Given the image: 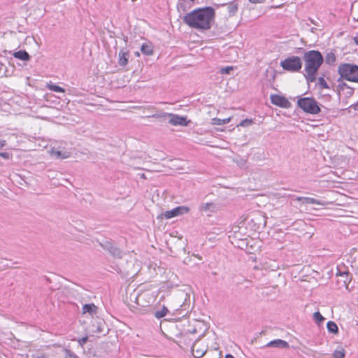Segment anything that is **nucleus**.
Returning a JSON list of instances; mask_svg holds the SVG:
<instances>
[{"label": "nucleus", "mask_w": 358, "mask_h": 358, "mask_svg": "<svg viewBox=\"0 0 358 358\" xmlns=\"http://www.w3.org/2000/svg\"><path fill=\"white\" fill-rule=\"evenodd\" d=\"M214 16V9L211 7H205L187 13L184 16L183 21L192 28L207 30L210 28Z\"/></svg>", "instance_id": "f257e3e1"}, {"label": "nucleus", "mask_w": 358, "mask_h": 358, "mask_svg": "<svg viewBox=\"0 0 358 358\" xmlns=\"http://www.w3.org/2000/svg\"><path fill=\"white\" fill-rule=\"evenodd\" d=\"M306 77L308 81L316 80L315 73L324 62V57L317 50H309L304 53Z\"/></svg>", "instance_id": "f03ea898"}, {"label": "nucleus", "mask_w": 358, "mask_h": 358, "mask_svg": "<svg viewBox=\"0 0 358 358\" xmlns=\"http://www.w3.org/2000/svg\"><path fill=\"white\" fill-rule=\"evenodd\" d=\"M191 295L187 292H180L176 296V304L173 306L175 314L184 317L192 310Z\"/></svg>", "instance_id": "7ed1b4c3"}, {"label": "nucleus", "mask_w": 358, "mask_h": 358, "mask_svg": "<svg viewBox=\"0 0 358 358\" xmlns=\"http://www.w3.org/2000/svg\"><path fill=\"white\" fill-rule=\"evenodd\" d=\"M129 299L134 301L140 307H149L155 301V295L150 291H142L141 292H136L134 291L130 294Z\"/></svg>", "instance_id": "20e7f679"}, {"label": "nucleus", "mask_w": 358, "mask_h": 358, "mask_svg": "<svg viewBox=\"0 0 358 358\" xmlns=\"http://www.w3.org/2000/svg\"><path fill=\"white\" fill-rule=\"evenodd\" d=\"M338 72L342 78L358 83V66L348 63L341 64Z\"/></svg>", "instance_id": "39448f33"}, {"label": "nucleus", "mask_w": 358, "mask_h": 358, "mask_svg": "<svg viewBox=\"0 0 358 358\" xmlns=\"http://www.w3.org/2000/svg\"><path fill=\"white\" fill-rule=\"evenodd\" d=\"M298 106L306 113L318 114L320 112L317 102L313 98H301L297 101Z\"/></svg>", "instance_id": "423d86ee"}, {"label": "nucleus", "mask_w": 358, "mask_h": 358, "mask_svg": "<svg viewBox=\"0 0 358 358\" xmlns=\"http://www.w3.org/2000/svg\"><path fill=\"white\" fill-rule=\"evenodd\" d=\"M280 65L287 71L297 72L302 67V62L300 57L297 56H291L282 60Z\"/></svg>", "instance_id": "0eeeda50"}, {"label": "nucleus", "mask_w": 358, "mask_h": 358, "mask_svg": "<svg viewBox=\"0 0 358 358\" xmlns=\"http://www.w3.org/2000/svg\"><path fill=\"white\" fill-rule=\"evenodd\" d=\"M248 221V224L251 226V229L254 231L259 230L266 226V218L261 214H256L250 220L245 219Z\"/></svg>", "instance_id": "6e6552de"}, {"label": "nucleus", "mask_w": 358, "mask_h": 358, "mask_svg": "<svg viewBox=\"0 0 358 358\" xmlns=\"http://www.w3.org/2000/svg\"><path fill=\"white\" fill-rule=\"evenodd\" d=\"M239 227L238 226H234L232 228L233 234L229 236L231 239V243L234 246H248L250 241L247 238H239V234H236Z\"/></svg>", "instance_id": "1a4fd4ad"}, {"label": "nucleus", "mask_w": 358, "mask_h": 358, "mask_svg": "<svg viewBox=\"0 0 358 358\" xmlns=\"http://www.w3.org/2000/svg\"><path fill=\"white\" fill-rule=\"evenodd\" d=\"M189 208L187 206H180L162 213L160 216L166 219H171L174 217L187 214L189 212Z\"/></svg>", "instance_id": "9d476101"}, {"label": "nucleus", "mask_w": 358, "mask_h": 358, "mask_svg": "<svg viewBox=\"0 0 358 358\" xmlns=\"http://www.w3.org/2000/svg\"><path fill=\"white\" fill-rule=\"evenodd\" d=\"M199 210L208 216H210L212 213L219 210V207L217 204L213 202L201 203L199 206Z\"/></svg>", "instance_id": "9b49d317"}, {"label": "nucleus", "mask_w": 358, "mask_h": 358, "mask_svg": "<svg viewBox=\"0 0 358 358\" xmlns=\"http://www.w3.org/2000/svg\"><path fill=\"white\" fill-rule=\"evenodd\" d=\"M164 116L169 117V123L173 126H187L189 122V121L186 120V117L180 116L178 115L166 113Z\"/></svg>", "instance_id": "f8f14e48"}, {"label": "nucleus", "mask_w": 358, "mask_h": 358, "mask_svg": "<svg viewBox=\"0 0 358 358\" xmlns=\"http://www.w3.org/2000/svg\"><path fill=\"white\" fill-rule=\"evenodd\" d=\"M130 55L129 51L126 48H122L118 53V64L121 66H126L128 64Z\"/></svg>", "instance_id": "ddd939ff"}, {"label": "nucleus", "mask_w": 358, "mask_h": 358, "mask_svg": "<svg viewBox=\"0 0 358 358\" xmlns=\"http://www.w3.org/2000/svg\"><path fill=\"white\" fill-rule=\"evenodd\" d=\"M296 200L299 201H302L303 203L317 204L322 206H327L330 203L329 202H327L324 201H319L310 197L298 196L296 198Z\"/></svg>", "instance_id": "4468645a"}, {"label": "nucleus", "mask_w": 358, "mask_h": 358, "mask_svg": "<svg viewBox=\"0 0 358 358\" xmlns=\"http://www.w3.org/2000/svg\"><path fill=\"white\" fill-rule=\"evenodd\" d=\"M264 347L277 348H289V343L282 339H275L268 342Z\"/></svg>", "instance_id": "2eb2a0df"}, {"label": "nucleus", "mask_w": 358, "mask_h": 358, "mask_svg": "<svg viewBox=\"0 0 358 358\" xmlns=\"http://www.w3.org/2000/svg\"><path fill=\"white\" fill-rule=\"evenodd\" d=\"M271 100L273 104L280 107H287V105L289 103L286 98L279 95H272Z\"/></svg>", "instance_id": "dca6fc26"}, {"label": "nucleus", "mask_w": 358, "mask_h": 358, "mask_svg": "<svg viewBox=\"0 0 358 358\" xmlns=\"http://www.w3.org/2000/svg\"><path fill=\"white\" fill-rule=\"evenodd\" d=\"M106 252L115 259H120L124 255L120 248H104Z\"/></svg>", "instance_id": "f3484780"}, {"label": "nucleus", "mask_w": 358, "mask_h": 358, "mask_svg": "<svg viewBox=\"0 0 358 358\" xmlns=\"http://www.w3.org/2000/svg\"><path fill=\"white\" fill-rule=\"evenodd\" d=\"M105 326H106V324H105V322L103 321H101V320L95 321L92 324V331L94 334H101V333H103L104 332V327H105Z\"/></svg>", "instance_id": "a211bd4d"}, {"label": "nucleus", "mask_w": 358, "mask_h": 358, "mask_svg": "<svg viewBox=\"0 0 358 358\" xmlns=\"http://www.w3.org/2000/svg\"><path fill=\"white\" fill-rule=\"evenodd\" d=\"M13 55L15 58L22 61H29L30 59L29 55L25 50L15 52Z\"/></svg>", "instance_id": "6ab92c4d"}, {"label": "nucleus", "mask_w": 358, "mask_h": 358, "mask_svg": "<svg viewBox=\"0 0 358 358\" xmlns=\"http://www.w3.org/2000/svg\"><path fill=\"white\" fill-rule=\"evenodd\" d=\"M97 307L93 304H85L83 307V313H89L91 315L95 314L96 313Z\"/></svg>", "instance_id": "aec40b11"}, {"label": "nucleus", "mask_w": 358, "mask_h": 358, "mask_svg": "<svg viewBox=\"0 0 358 358\" xmlns=\"http://www.w3.org/2000/svg\"><path fill=\"white\" fill-rule=\"evenodd\" d=\"M52 155H54L57 158L61 159H66L70 157V152L67 151H62V150H52Z\"/></svg>", "instance_id": "412c9836"}, {"label": "nucleus", "mask_w": 358, "mask_h": 358, "mask_svg": "<svg viewBox=\"0 0 358 358\" xmlns=\"http://www.w3.org/2000/svg\"><path fill=\"white\" fill-rule=\"evenodd\" d=\"M46 87L53 92H64L65 90L58 85H56L55 84L52 83V82L48 83L46 85Z\"/></svg>", "instance_id": "4be33fe9"}, {"label": "nucleus", "mask_w": 358, "mask_h": 358, "mask_svg": "<svg viewBox=\"0 0 358 358\" xmlns=\"http://www.w3.org/2000/svg\"><path fill=\"white\" fill-rule=\"evenodd\" d=\"M231 117H229L228 118L220 119V118H213L212 124L213 125H222L229 123L231 121Z\"/></svg>", "instance_id": "5701e85b"}, {"label": "nucleus", "mask_w": 358, "mask_h": 358, "mask_svg": "<svg viewBox=\"0 0 358 358\" xmlns=\"http://www.w3.org/2000/svg\"><path fill=\"white\" fill-rule=\"evenodd\" d=\"M327 329L329 332L333 334H337L338 332V328L334 322L329 321L327 324Z\"/></svg>", "instance_id": "b1692460"}, {"label": "nucleus", "mask_w": 358, "mask_h": 358, "mask_svg": "<svg viewBox=\"0 0 358 358\" xmlns=\"http://www.w3.org/2000/svg\"><path fill=\"white\" fill-rule=\"evenodd\" d=\"M141 50L143 54L146 55H151L153 53L152 47L148 44H143Z\"/></svg>", "instance_id": "393cba45"}, {"label": "nucleus", "mask_w": 358, "mask_h": 358, "mask_svg": "<svg viewBox=\"0 0 358 358\" xmlns=\"http://www.w3.org/2000/svg\"><path fill=\"white\" fill-rule=\"evenodd\" d=\"M324 59L325 60V62L327 64L331 65L334 64L336 61V56L334 52H330L326 55L325 58Z\"/></svg>", "instance_id": "a878e982"}, {"label": "nucleus", "mask_w": 358, "mask_h": 358, "mask_svg": "<svg viewBox=\"0 0 358 358\" xmlns=\"http://www.w3.org/2000/svg\"><path fill=\"white\" fill-rule=\"evenodd\" d=\"M168 311V308L164 306L162 310L155 311L154 315L156 318L160 319L164 317L167 314Z\"/></svg>", "instance_id": "bb28decb"}, {"label": "nucleus", "mask_w": 358, "mask_h": 358, "mask_svg": "<svg viewBox=\"0 0 358 358\" xmlns=\"http://www.w3.org/2000/svg\"><path fill=\"white\" fill-rule=\"evenodd\" d=\"M352 15L353 19L358 22V2H355L352 5Z\"/></svg>", "instance_id": "cd10ccee"}, {"label": "nucleus", "mask_w": 358, "mask_h": 358, "mask_svg": "<svg viewBox=\"0 0 358 358\" xmlns=\"http://www.w3.org/2000/svg\"><path fill=\"white\" fill-rule=\"evenodd\" d=\"M313 320L317 324H320L324 320V317L320 312H315L313 314Z\"/></svg>", "instance_id": "c85d7f7f"}, {"label": "nucleus", "mask_w": 358, "mask_h": 358, "mask_svg": "<svg viewBox=\"0 0 358 358\" xmlns=\"http://www.w3.org/2000/svg\"><path fill=\"white\" fill-rule=\"evenodd\" d=\"M334 358H344L345 352L343 349L336 350L333 353Z\"/></svg>", "instance_id": "c756f323"}, {"label": "nucleus", "mask_w": 358, "mask_h": 358, "mask_svg": "<svg viewBox=\"0 0 358 358\" xmlns=\"http://www.w3.org/2000/svg\"><path fill=\"white\" fill-rule=\"evenodd\" d=\"M252 123L253 122L251 119H245L242 120L240 124L237 125V127H248L251 125Z\"/></svg>", "instance_id": "7c9ffc66"}, {"label": "nucleus", "mask_w": 358, "mask_h": 358, "mask_svg": "<svg viewBox=\"0 0 358 358\" xmlns=\"http://www.w3.org/2000/svg\"><path fill=\"white\" fill-rule=\"evenodd\" d=\"M192 351H193V355L196 358H200L202 356H203L205 354V352L203 350H194V347H193Z\"/></svg>", "instance_id": "2f4dec72"}, {"label": "nucleus", "mask_w": 358, "mask_h": 358, "mask_svg": "<svg viewBox=\"0 0 358 358\" xmlns=\"http://www.w3.org/2000/svg\"><path fill=\"white\" fill-rule=\"evenodd\" d=\"M318 84L320 85V87L322 88H324V89H328L329 88L328 84L327 83V82L325 81V80L322 77L319 78V79H318Z\"/></svg>", "instance_id": "473e14b6"}, {"label": "nucleus", "mask_w": 358, "mask_h": 358, "mask_svg": "<svg viewBox=\"0 0 358 358\" xmlns=\"http://www.w3.org/2000/svg\"><path fill=\"white\" fill-rule=\"evenodd\" d=\"M233 70V67L231 66H227L224 68H222L220 69V73L221 74H229L230 72Z\"/></svg>", "instance_id": "72a5a7b5"}, {"label": "nucleus", "mask_w": 358, "mask_h": 358, "mask_svg": "<svg viewBox=\"0 0 358 358\" xmlns=\"http://www.w3.org/2000/svg\"><path fill=\"white\" fill-rule=\"evenodd\" d=\"M66 358H78V357L69 350L65 351Z\"/></svg>", "instance_id": "f704fd0d"}, {"label": "nucleus", "mask_w": 358, "mask_h": 358, "mask_svg": "<svg viewBox=\"0 0 358 358\" xmlns=\"http://www.w3.org/2000/svg\"><path fill=\"white\" fill-rule=\"evenodd\" d=\"M87 341H88V336H85V337L79 338L78 340V343H79V345L81 347H83L84 344H85Z\"/></svg>", "instance_id": "c9c22d12"}, {"label": "nucleus", "mask_w": 358, "mask_h": 358, "mask_svg": "<svg viewBox=\"0 0 358 358\" xmlns=\"http://www.w3.org/2000/svg\"><path fill=\"white\" fill-rule=\"evenodd\" d=\"M0 156L4 159H9L10 154L8 152H0Z\"/></svg>", "instance_id": "e433bc0d"}, {"label": "nucleus", "mask_w": 358, "mask_h": 358, "mask_svg": "<svg viewBox=\"0 0 358 358\" xmlns=\"http://www.w3.org/2000/svg\"><path fill=\"white\" fill-rule=\"evenodd\" d=\"M252 3H261L264 2L266 0H249Z\"/></svg>", "instance_id": "4c0bfd02"}, {"label": "nucleus", "mask_w": 358, "mask_h": 358, "mask_svg": "<svg viewBox=\"0 0 358 358\" xmlns=\"http://www.w3.org/2000/svg\"><path fill=\"white\" fill-rule=\"evenodd\" d=\"M6 145V141L0 139V148L4 147Z\"/></svg>", "instance_id": "58836bf2"}, {"label": "nucleus", "mask_w": 358, "mask_h": 358, "mask_svg": "<svg viewBox=\"0 0 358 358\" xmlns=\"http://www.w3.org/2000/svg\"><path fill=\"white\" fill-rule=\"evenodd\" d=\"M190 262H191V259H190L189 257H186V258L184 259V262H185V264H189Z\"/></svg>", "instance_id": "ea45409f"}, {"label": "nucleus", "mask_w": 358, "mask_h": 358, "mask_svg": "<svg viewBox=\"0 0 358 358\" xmlns=\"http://www.w3.org/2000/svg\"><path fill=\"white\" fill-rule=\"evenodd\" d=\"M355 43L358 45V34L353 38Z\"/></svg>", "instance_id": "a19ab883"}, {"label": "nucleus", "mask_w": 358, "mask_h": 358, "mask_svg": "<svg viewBox=\"0 0 358 358\" xmlns=\"http://www.w3.org/2000/svg\"><path fill=\"white\" fill-rule=\"evenodd\" d=\"M192 255H193L194 257H197L199 260H201V256H199L198 254L195 255V254H194V253H193V254H192Z\"/></svg>", "instance_id": "79ce46f5"}, {"label": "nucleus", "mask_w": 358, "mask_h": 358, "mask_svg": "<svg viewBox=\"0 0 358 358\" xmlns=\"http://www.w3.org/2000/svg\"><path fill=\"white\" fill-rule=\"evenodd\" d=\"M225 358H234V357L230 354H227L226 356H225Z\"/></svg>", "instance_id": "37998d69"}, {"label": "nucleus", "mask_w": 358, "mask_h": 358, "mask_svg": "<svg viewBox=\"0 0 358 358\" xmlns=\"http://www.w3.org/2000/svg\"><path fill=\"white\" fill-rule=\"evenodd\" d=\"M354 108H355V109H358V104L355 105V106H354Z\"/></svg>", "instance_id": "c03bdc74"}, {"label": "nucleus", "mask_w": 358, "mask_h": 358, "mask_svg": "<svg viewBox=\"0 0 358 358\" xmlns=\"http://www.w3.org/2000/svg\"><path fill=\"white\" fill-rule=\"evenodd\" d=\"M38 358H48V357H46L45 356L43 355V356L38 357Z\"/></svg>", "instance_id": "a18cd8bd"}, {"label": "nucleus", "mask_w": 358, "mask_h": 358, "mask_svg": "<svg viewBox=\"0 0 358 358\" xmlns=\"http://www.w3.org/2000/svg\"><path fill=\"white\" fill-rule=\"evenodd\" d=\"M182 250H183V251H184V252H185V253L187 252V251H186V248H182Z\"/></svg>", "instance_id": "49530a36"}]
</instances>
